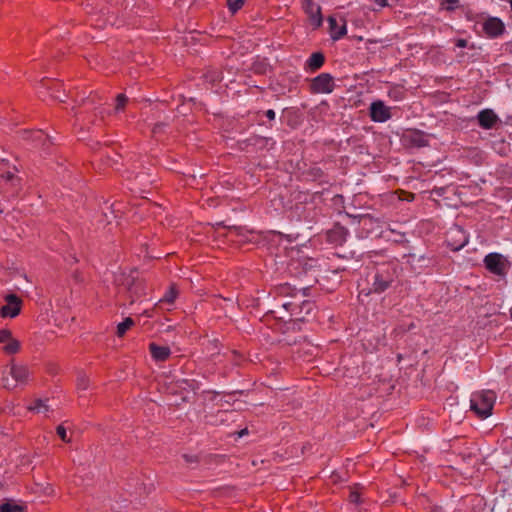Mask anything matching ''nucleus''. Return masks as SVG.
<instances>
[{"mask_svg": "<svg viewBox=\"0 0 512 512\" xmlns=\"http://www.w3.org/2000/svg\"><path fill=\"white\" fill-rule=\"evenodd\" d=\"M167 126L164 122H158L156 123L152 128V135L153 137H156L158 134H161L164 132V128Z\"/></svg>", "mask_w": 512, "mask_h": 512, "instance_id": "30", "label": "nucleus"}, {"mask_svg": "<svg viewBox=\"0 0 512 512\" xmlns=\"http://www.w3.org/2000/svg\"><path fill=\"white\" fill-rule=\"evenodd\" d=\"M247 434H248V429L247 428H243L240 431H229V432H226V436H228V437H235L236 439L237 438H242L244 435H247Z\"/></svg>", "mask_w": 512, "mask_h": 512, "instance_id": "32", "label": "nucleus"}, {"mask_svg": "<svg viewBox=\"0 0 512 512\" xmlns=\"http://www.w3.org/2000/svg\"><path fill=\"white\" fill-rule=\"evenodd\" d=\"M467 44H468V42H467V40H466V39H462V38H461V39H457V40H456V46H457L458 48H465V47H467Z\"/></svg>", "mask_w": 512, "mask_h": 512, "instance_id": "39", "label": "nucleus"}, {"mask_svg": "<svg viewBox=\"0 0 512 512\" xmlns=\"http://www.w3.org/2000/svg\"><path fill=\"white\" fill-rule=\"evenodd\" d=\"M54 86L57 88V90H56L57 93L56 94H51V96L54 99L59 100L60 102H64L62 100V97H63V94H64V90H62V93L60 94V92H61L60 88L62 87V84L59 81H57V82L54 83Z\"/></svg>", "mask_w": 512, "mask_h": 512, "instance_id": "35", "label": "nucleus"}, {"mask_svg": "<svg viewBox=\"0 0 512 512\" xmlns=\"http://www.w3.org/2000/svg\"><path fill=\"white\" fill-rule=\"evenodd\" d=\"M482 29L488 38H497L503 34L505 25L498 17L488 16L482 23Z\"/></svg>", "mask_w": 512, "mask_h": 512, "instance_id": "9", "label": "nucleus"}, {"mask_svg": "<svg viewBox=\"0 0 512 512\" xmlns=\"http://www.w3.org/2000/svg\"><path fill=\"white\" fill-rule=\"evenodd\" d=\"M2 177L5 178L6 180H11L14 178V174L11 172H7L5 175H2Z\"/></svg>", "mask_w": 512, "mask_h": 512, "instance_id": "44", "label": "nucleus"}, {"mask_svg": "<svg viewBox=\"0 0 512 512\" xmlns=\"http://www.w3.org/2000/svg\"><path fill=\"white\" fill-rule=\"evenodd\" d=\"M203 395L205 400L213 401L217 396L220 395V393L213 390H206L203 391Z\"/></svg>", "mask_w": 512, "mask_h": 512, "instance_id": "37", "label": "nucleus"}, {"mask_svg": "<svg viewBox=\"0 0 512 512\" xmlns=\"http://www.w3.org/2000/svg\"><path fill=\"white\" fill-rule=\"evenodd\" d=\"M213 115H214V116H221V113H215V112H213Z\"/></svg>", "mask_w": 512, "mask_h": 512, "instance_id": "50", "label": "nucleus"}, {"mask_svg": "<svg viewBox=\"0 0 512 512\" xmlns=\"http://www.w3.org/2000/svg\"><path fill=\"white\" fill-rule=\"evenodd\" d=\"M329 33L333 41H338L347 34V25L345 20H341V24L333 16L328 17Z\"/></svg>", "mask_w": 512, "mask_h": 512, "instance_id": "13", "label": "nucleus"}, {"mask_svg": "<svg viewBox=\"0 0 512 512\" xmlns=\"http://www.w3.org/2000/svg\"><path fill=\"white\" fill-rule=\"evenodd\" d=\"M149 352L157 362H165L171 355V350L168 346H161L155 342L149 344Z\"/></svg>", "mask_w": 512, "mask_h": 512, "instance_id": "15", "label": "nucleus"}, {"mask_svg": "<svg viewBox=\"0 0 512 512\" xmlns=\"http://www.w3.org/2000/svg\"><path fill=\"white\" fill-rule=\"evenodd\" d=\"M221 342L218 339H214L212 341H208L207 350L211 353V355L220 353Z\"/></svg>", "mask_w": 512, "mask_h": 512, "instance_id": "24", "label": "nucleus"}, {"mask_svg": "<svg viewBox=\"0 0 512 512\" xmlns=\"http://www.w3.org/2000/svg\"><path fill=\"white\" fill-rule=\"evenodd\" d=\"M266 141H272L274 143L272 138L266 139Z\"/></svg>", "mask_w": 512, "mask_h": 512, "instance_id": "52", "label": "nucleus"}, {"mask_svg": "<svg viewBox=\"0 0 512 512\" xmlns=\"http://www.w3.org/2000/svg\"><path fill=\"white\" fill-rule=\"evenodd\" d=\"M72 279L74 280L75 283L82 284L84 282V275H83L82 271L79 269H76L72 273Z\"/></svg>", "mask_w": 512, "mask_h": 512, "instance_id": "34", "label": "nucleus"}, {"mask_svg": "<svg viewBox=\"0 0 512 512\" xmlns=\"http://www.w3.org/2000/svg\"><path fill=\"white\" fill-rule=\"evenodd\" d=\"M9 366V374H11L12 378L15 380V384L26 385L30 377L29 368L26 365L16 364L14 358L9 361Z\"/></svg>", "mask_w": 512, "mask_h": 512, "instance_id": "11", "label": "nucleus"}, {"mask_svg": "<svg viewBox=\"0 0 512 512\" xmlns=\"http://www.w3.org/2000/svg\"><path fill=\"white\" fill-rule=\"evenodd\" d=\"M202 460L205 464H209L212 462H215L216 464H220L223 460V456L218 455V454H209V455L204 456L202 458Z\"/></svg>", "mask_w": 512, "mask_h": 512, "instance_id": "27", "label": "nucleus"}, {"mask_svg": "<svg viewBox=\"0 0 512 512\" xmlns=\"http://www.w3.org/2000/svg\"><path fill=\"white\" fill-rule=\"evenodd\" d=\"M4 300L6 304L0 308V316L2 318L17 317L21 313L23 307V300L15 293L7 294L4 297Z\"/></svg>", "mask_w": 512, "mask_h": 512, "instance_id": "6", "label": "nucleus"}, {"mask_svg": "<svg viewBox=\"0 0 512 512\" xmlns=\"http://www.w3.org/2000/svg\"><path fill=\"white\" fill-rule=\"evenodd\" d=\"M265 116L269 119V120H274L275 119V116H276V113L273 109H268L266 112H265Z\"/></svg>", "mask_w": 512, "mask_h": 512, "instance_id": "40", "label": "nucleus"}, {"mask_svg": "<svg viewBox=\"0 0 512 512\" xmlns=\"http://www.w3.org/2000/svg\"><path fill=\"white\" fill-rule=\"evenodd\" d=\"M325 63V56L322 52H314L306 60L304 70L307 73H314L319 70Z\"/></svg>", "mask_w": 512, "mask_h": 512, "instance_id": "14", "label": "nucleus"}, {"mask_svg": "<svg viewBox=\"0 0 512 512\" xmlns=\"http://www.w3.org/2000/svg\"><path fill=\"white\" fill-rule=\"evenodd\" d=\"M182 457L186 463H199L203 461L202 458L198 455L183 454Z\"/></svg>", "mask_w": 512, "mask_h": 512, "instance_id": "33", "label": "nucleus"}, {"mask_svg": "<svg viewBox=\"0 0 512 512\" xmlns=\"http://www.w3.org/2000/svg\"><path fill=\"white\" fill-rule=\"evenodd\" d=\"M0 343L4 344L1 351L5 355L12 356L21 351V342L13 337L12 331L8 328L0 329Z\"/></svg>", "mask_w": 512, "mask_h": 512, "instance_id": "7", "label": "nucleus"}, {"mask_svg": "<svg viewBox=\"0 0 512 512\" xmlns=\"http://www.w3.org/2000/svg\"><path fill=\"white\" fill-rule=\"evenodd\" d=\"M291 305H292V303H284V304H283V307H284L285 309H288V307H289V306H291Z\"/></svg>", "mask_w": 512, "mask_h": 512, "instance_id": "47", "label": "nucleus"}, {"mask_svg": "<svg viewBox=\"0 0 512 512\" xmlns=\"http://www.w3.org/2000/svg\"><path fill=\"white\" fill-rule=\"evenodd\" d=\"M369 116L373 122L384 123L392 118L391 107L382 100H375L369 106Z\"/></svg>", "mask_w": 512, "mask_h": 512, "instance_id": "8", "label": "nucleus"}, {"mask_svg": "<svg viewBox=\"0 0 512 512\" xmlns=\"http://www.w3.org/2000/svg\"><path fill=\"white\" fill-rule=\"evenodd\" d=\"M309 89L313 94H330L335 89L334 77L330 73H321L310 80Z\"/></svg>", "mask_w": 512, "mask_h": 512, "instance_id": "5", "label": "nucleus"}, {"mask_svg": "<svg viewBox=\"0 0 512 512\" xmlns=\"http://www.w3.org/2000/svg\"><path fill=\"white\" fill-rule=\"evenodd\" d=\"M368 1L374 5V7H373L374 11H377L384 7L389 6L388 0H368Z\"/></svg>", "mask_w": 512, "mask_h": 512, "instance_id": "31", "label": "nucleus"}, {"mask_svg": "<svg viewBox=\"0 0 512 512\" xmlns=\"http://www.w3.org/2000/svg\"><path fill=\"white\" fill-rule=\"evenodd\" d=\"M135 326V321L131 317H126L117 325L116 335L119 338L125 336L128 330Z\"/></svg>", "mask_w": 512, "mask_h": 512, "instance_id": "17", "label": "nucleus"}, {"mask_svg": "<svg viewBox=\"0 0 512 512\" xmlns=\"http://www.w3.org/2000/svg\"><path fill=\"white\" fill-rule=\"evenodd\" d=\"M304 305L308 306V307H311V303L310 302H304Z\"/></svg>", "mask_w": 512, "mask_h": 512, "instance_id": "48", "label": "nucleus"}, {"mask_svg": "<svg viewBox=\"0 0 512 512\" xmlns=\"http://www.w3.org/2000/svg\"><path fill=\"white\" fill-rule=\"evenodd\" d=\"M115 101H116L115 111L116 112L125 111L126 106L129 102L128 97L124 93H120L116 96Z\"/></svg>", "mask_w": 512, "mask_h": 512, "instance_id": "21", "label": "nucleus"}, {"mask_svg": "<svg viewBox=\"0 0 512 512\" xmlns=\"http://www.w3.org/2000/svg\"><path fill=\"white\" fill-rule=\"evenodd\" d=\"M89 386V379L86 376H81L77 380V388L85 390Z\"/></svg>", "mask_w": 512, "mask_h": 512, "instance_id": "36", "label": "nucleus"}, {"mask_svg": "<svg viewBox=\"0 0 512 512\" xmlns=\"http://www.w3.org/2000/svg\"><path fill=\"white\" fill-rule=\"evenodd\" d=\"M24 508L13 500H6L0 504V512H23Z\"/></svg>", "mask_w": 512, "mask_h": 512, "instance_id": "19", "label": "nucleus"}, {"mask_svg": "<svg viewBox=\"0 0 512 512\" xmlns=\"http://www.w3.org/2000/svg\"><path fill=\"white\" fill-rule=\"evenodd\" d=\"M56 433L58 437L64 442V443H70L71 438L67 436V431L63 425H58L56 427Z\"/></svg>", "mask_w": 512, "mask_h": 512, "instance_id": "26", "label": "nucleus"}, {"mask_svg": "<svg viewBox=\"0 0 512 512\" xmlns=\"http://www.w3.org/2000/svg\"><path fill=\"white\" fill-rule=\"evenodd\" d=\"M484 267L493 275L505 278L510 268L509 259L501 253L491 252L483 259Z\"/></svg>", "mask_w": 512, "mask_h": 512, "instance_id": "3", "label": "nucleus"}, {"mask_svg": "<svg viewBox=\"0 0 512 512\" xmlns=\"http://www.w3.org/2000/svg\"><path fill=\"white\" fill-rule=\"evenodd\" d=\"M467 243V240H464L461 244L457 245V246H454L453 249L454 250H459L461 249L465 244Z\"/></svg>", "mask_w": 512, "mask_h": 512, "instance_id": "45", "label": "nucleus"}, {"mask_svg": "<svg viewBox=\"0 0 512 512\" xmlns=\"http://www.w3.org/2000/svg\"><path fill=\"white\" fill-rule=\"evenodd\" d=\"M411 139L418 147H423L427 145V140L423 134L415 133L413 134Z\"/></svg>", "mask_w": 512, "mask_h": 512, "instance_id": "28", "label": "nucleus"}, {"mask_svg": "<svg viewBox=\"0 0 512 512\" xmlns=\"http://www.w3.org/2000/svg\"><path fill=\"white\" fill-rule=\"evenodd\" d=\"M344 232H345V231H344V229H343V228H341V229H340V233H341V234H344Z\"/></svg>", "mask_w": 512, "mask_h": 512, "instance_id": "51", "label": "nucleus"}, {"mask_svg": "<svg viewBox=\"0 0 512 512\" xmlns=\"http://www.w3.org/2000/svg\"><path fill=\"white\" fill-rule=\"evenodd\" d=\"M232 415H233V413H231V415L229 417L226 415L225 421H228V419H230Z\"/></svg>", "mask_w": 512, "mask_h": 512, "instance_id": "49", "label": "nucleus"}, {"mask_svg": "<svg viewBox=\"0 0 512 512\" xmlns=\"http://www.w3.org/2000/svg\"><path fill=\"white\" fill-rule=\"evenodd\" d=\"M158 305H159V304L157 303L153 309H151V310H145V311L143 312V315H145L146 317H152V312H153V310H154Z\"/></svg>", "mask_w": 512, "mask_h": 512, "instance_id": "43", "label": "nucleus"}, {"mask_svg": "<svg viewBox=\"0 0 512 512\" xmlns=\"http://www.w3.org/2000/svg\"><path fill=\"white\" fill-rule=\"evenodd\" d=\"M397 277L396 265L390 263L378 265L371 275V291L378 294L385 292Z\"/></svg>", "mask_w": 512, "mask_h": 512, "instance_id": "1", "label": "nucleus"}, {"mask_svg": "<svg viewBox=\"0 0 512 512\" xmlns=\"http://www.w3.org/2000/svg\"><path fill=\"white\" fill-rule=\"evenodd\" d=\"M216 225L217 228H224V222H218Z\"/></svg>", "mask_w": 512, "mask_h": 512, "instance_id": "46", "label": "nucleus"}, {"mask_svg": "<svg viewBox=\"0 0 512 512\" xmlns=\"http://www.w3.org/2000/svg\"><path fill=\"white\" fill-rule=\"evenodd\" d=\"M302 7L314 28L320 27L323 22L321 7L314 0H303Z\"/></svg>", "mask_w": 512, "mask_h": 512, "instance_id": "10", "label": "nucleus"}, {"mask_svg": "<svg viewBox=\"0 0 512 512\" xmlns=\"http://www.w3.org/2000/svg\"><path fill=\"white\" fill-rule=\"evenodd\" d=\"M441 7L447 11H454L459 7V0H443Z\"/></svg>", "mask_w": 512, "mask_h": 512, "instance_id": "25", "label": "nucleus"}, {"mask_svg": "<svg viewBox=\"0 0 512 512\" xmlns=\"http://www.w3.org/2000/svg\"><path fill=\"white\" fill-rule=\"evenodd\" d=\"M388 96L390 99L396 102H400L405 99V91L402 87H392L388 90Z\"/></svg>", "mask_w": 512, "mask_h": 512, "instance_id": "20", "label": "nucleus"}, {"mask_svg": "<svg viewBox=\"0 0 512 512\" xmlns=\"http://www.w3.org/2000/svg\"><path fill=\"white\" fill-rule=\"evenodd\" d=\"M45 372L50 376H56L60 372V365L57 362L49 361L44 364Z\"/></svg>", "mask_w": 512, "mask_h": 512, "instance_id": "22", "label": "nucleus"}, {"mask_svg": "<svg viewBox=\"0 0 512 512\" xmlns=\"http://www.w3.org/2000/svg\"><path fill=\"white\" fill-rule=\"evenodd\" d=\"M235 230L234 227H229L226 225V234H225V237L226 239H228V237L230 236V234Z\"/></svg>", "mask_w": 512, "mask_h": 512, "instance_id": "42", "label": "nucleus"}, {"mask_svg": "<svg viewBox=\"0 0 512 512\" xmlns=\"http://www.w3.org/2000/svg\"><path fill=\"white\" fill-rule=\"evenodd\" d=\"M40 407H44L46 411H48V406L44 405L41 399H35L31 405L28 406L29 411H38Z\"/></svg>", "mask_w": 512, "mask_h": 512, "instance_id": "29", "label": "nucleus"}, {"mask_svg": "<svg viewBox=\"0 0 512 512\" xmlns=\"http://www.w3.org/2000/svg\"><path fill=\"white\" fill-rule=\"evenodd\" d=\"M179 295V290L176 283H171L169 289L165 292L164 296L159 299L158 304H174Z\"/></svg>", "mask_w": 512, "mask_h": 512, "instance_id": "16", "label": "nucleus"}, {"mask_svg": "<svg viewBox=\"0 0 512 512\" xmlns=\"http://www.w3.org/2000/svg\"><path fill=\"white\" fill-rule=\"evenodd\" d=\"M477 121L481 128L488 130L499 122V117L492 109H483L477 114Z\"/></svg>", "mask_w": 512, "mask_h": 512, "instance_id": "12", "label": "nucleus"}, {"mask_svg": "<svg viewBox=\"0 0 512 512\" xmlns=\"http://www.w3.org/2000/svg\"><path fill=\"white\" fill-rule=\"evenodd\" d=\"M246 0H226V6L231 14L237 13L244 5Z\"/></svg>", "mask_w": 512, "mask_h": 512, "instance_id": "23", "label": "nucleus"}, {"mask_svg": "<svg viewBox=\"0 0 512 512\" xmlns=\"http://www.w3.org/2000/svg\"><path fill=\"white\" fill-rule=\"evenodd\" d=\"M146 288L147 285L145 279L133 277L131 281L128 283L123 293V305H125L126 303L132 305L136 301L141 300L143 297L147 295Z\"/></svg>", "mask_w": 512, "mask_h": 512, "instance_id": "4", "label": "nucleus"}, {"mask_svg": "<svg viewBox=\"0 0 512 512\" xmlns=\"http://www.w3.org/2000/svg\"><path fill=\"white\" fill-rule=\"evenodd\" d=\"M495 401L496 394L492 390L477 391L470 397V409L479 418L486 419L492 414Z\"/></svg>", "mask_w": 512, "mask_h": 512, "instance_id": "2", "label": "nucleus"}, {"mask_svg": "<svg viewBox=\"0 0 512 512\" xmlns=\"http://www.w3.org/2000/svg\"><path fill=\"white\" fill-rule=\"evenodd\" d=\"M0 387L9 391L14 390L17 387L15 380L9 372L3 371L2 377L0 378Z\"/></svg>", "mask_w": 512, "mask_h": 512, "instance_id": "18", "label": "nucleus"}, {"mask_svg": "<svg viewBox=\"0 0 512 512\" xmlns=\"http://www.w3.org/2000/svg\"><path fill=\"white\" fill-rule=\"evenodd\" d=\"M349 498L352 503L358 504L360 502V495L357 492H351Z\"/></svg>", "mask_w": 512, "mask_h": 512, "instance_id": "38", "label": "nucleus"}, {"mask_svg": "<svg viewBox=\"0 0 512 512\" xmlns=\"http://www.w3.org/2000/svg\"><path fill=\"white\" fill-rule=\"evenodd\" d=\"M207 203H208L209 206H212V205L216 206V205H218L220 203V201H219L218 197L217 198H209L207 200Z\"/></svg>", "mask_w": 512, "mask_h": 512, "instance_id": "41", "label": "nucleus"}]
</instances>
